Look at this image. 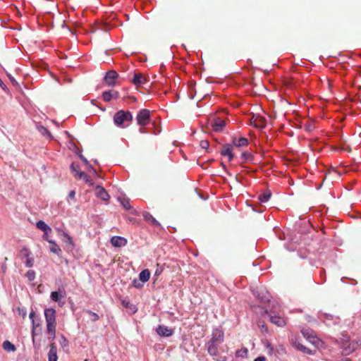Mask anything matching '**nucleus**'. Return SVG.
Returning a JSON list of instances; mask_svg holds the SVG:
<instances>
[{
    "instance_id": "1",
    "label": "nucleus",
    "mask_w": 361,
    "mask_h": 361,
    "mask_svg": "<svg viewBox=\"0 0 361 361\" xmlns=\"http://www.w3.org/2000/svg\"><path fill=\"white\" fill-rule=\"evenodd\" d=\"M44 317L47 324V331L49 335V340L53 341L56 336V312L53 308H47L44 310Z\"/></svg>"
},
{
    "instance_id": "2",
    "label": "nucleus",
    "mask_w": 361,
    "mask_h": 361,
    "mask_svg": "<svg viewBox=\"0 0 361 361\" xmlns=\"http://www.w3.org/2000/svg\"><path fill=\"white\" fill-rule=\"evenodd\" d=\"M224 342V333L216 329L212 332V337L207 343V351L212 356H216L219 353V347Z\"/></svg>"
},
{
    "instance_id": "3",
    "label": "nucleus",
    "mask_w": 361,
    "mask_h": 361,
    "mask_svg": "<svg viewBox=\"0 0 361 361\" xmlns=\"http://www.w3.org/2000/svg\"><path fill=\"white\" fill-rule=\"evenodd\" d=\"M133 121V115L128 111H118L114 116V123L119 128H125L129 126Z\"/></svg>"
},
{
    "instance_id": "4",
    "label": "nucleus",
    "mask_w": 361,
    "mask_h": 361,
    "mask_svg": "<svg viewBox=\"0 0 361 361\" xmlns=\"http://www.w3.org/2000/svg\"><path fill=\"white\" fill-rule=\"evenodd\" d=\"M360 345L359 341L353 340L350 341L348 336H344L341 339V348L343 353L349 355L357 349Z\"/></svg>"
},
{
    "instance_id": "5",
    "label": "nucleus",
    "mask_w": 361,
    "mask_h": 361,
    "mask_svg": "<svg viewBox=\"0 0 361 361\" xmlns=\"http://www.w3.org/2000/svg\"><path fill=\"white\" fill-rule=\"evenodd\" d=\"M207 125L209 128H211L214 131L221 132L225 127L226 122L224 120L213 116L209 118Z\"/></svg>"
},
{
    "instance_id": "6",
    "label": "nucleus",
    "mask_w": 361,
    "mask_h": 361,
    "mask_svg": "<svg viewBox=\"0 0 361 361\" xmlns=\"http://www.w3.org/2000/svg\"><path fill=\"white\" fill-rule=\"evenodd\" d=\"M137 123L140 126H145L150 123L151 121V114L148 109H141L136 116Z\"/></svg>"
},
{
    "instance_id": "7",
    "label": "nucleus",
    "mask_w": 361,
    "mask_h": 361,
    "mask_svg": "<svg viewBox=\"0 0 361 361\" xmlns=\"http://www.w3.org/2000/svg\"><path fill=\"white\" fill-rule=\"evenodd\" d=\"M270 322L275 325L283 327L286 324V320L280 315L279 312L276 310H271L269 312Z\"/></svg>"
},
{
    "instance_id": "8",
    "label": "nucleus",
    "mask_w": 361,
    "mask_h": 361,
    "mask_svg": "<svg viewBox=\"0 0 361 361\" xmlns=\"http://www.w3.org/2000/svg\"><path fill=\"white\" fill-rule=\"evenodd\" d=\"M302 334L303 336L312 345L319 347L321 341L314 335V333L310 329H302Z\"/></svg>"
},
{
    "instance_id": "9",
    "label": "nucleus",
    "mask_w": 361,
    "mask_h": 361,
    "mask_svg": "<svg viewBox=\"0 0 361 361\" xmlns=\"http://www.w3.org/2000/svg\"><path fill=\"white\" fill-rule=\"evenodd\" d=\"M118 74L115 71H109L106 73L104 81L109 86H114L116 80L118 78Z\"/></svg>"
},
{
    "instance_id": "10",
    "label": "nucleus",
    "mask_w": 361,
    "mask_h": 361,
    "mask_svg": "<svg viewBox=\"0 0 361 361\" xmlns=\"http://www.w3.org/2000/svg\"><path fill=\"white\" fill-rule=\"evenodd\" d=\"M127 243H128L127 240L123 237L116 235V236H113L111 238V243L112 244L113 246L116 247H121L126 246L127 245Z\"/></svg>"
},
{
    "instance_id": "11",
    "label": "nucleus",
    "mask_w": 361,
    "mask_h": 361,
    "mask_svg": "<svg viewBox=\"0 0 361 361\" xmlns=\"http://www.w3.org/2000/svg\"><path fill=\"white\" fill-rule=\"evenodd\" d=\"M95 195L98 198H100L104 201H107L110 197L109 195L106 191V190L100 185H97L96 187Z\"/></svg>"
},
{
    "instance_id": "12",
    "label": "nucleus",
    "mask_w": 361,
    "mask_h": 361,
    "mask_svg": "<svg viewBox=\"0 0 361 361\" xmlns=\"http://www.w3.org/2000/svg\"><path fill=\"white\" fill-rule=\"evenodd\" d=\"M157 333L161 336H171L173 334V330L167 326L159 325L156 329Z\"/></svg>"
},
{
    "instance_id": "13",
    "label": "nucleus",
    "mask_w": 361,
    "mask_h": 361,
    "mask_svg": "<svg viewBox=\"0 0 361 361\" xmlns=\"http://www.w3.org/2000/svg\"><path fill=\"white\" fill-rule=\"evenodd\" d=\"M251 123L253 124L255 127L259 128H262L266 125L265 118L259 116H253L251 120Z\"/></svg>"
},
{
    "instance_id": "14",
    "label": "nucleus",
    "mask_w": 361,
    "mask_h": 361,
    "mask_svg": "<svg viewBox=\"0 0 361 361\" xmlns=\"http://www.w3.org/2000/svg\"><path fill=\"white\" fill-rule=\"evenodd\" d=\"M50 349L48 353L49 361H57V348L54 343H52L49 345Z\"/></svg>"
},
{
    "instance_id": "15",
    "label": "nucleus",
    "mask_w": 361,
    "mask_h": 361,
    "mask_svg": "<svg viewBox=\"0 0 361 361\" xmlns=\"http://www.w3.org/2000/svg\"><path fill=\"white\" fill-rule=\"evenodd\" d=\"M132 82L137 86H141L147 82L146 78L141 73H135Z\"/></svg>"
},
{
    "instance_id": "16",
    "label": "nucleus",
    "mask_w": 361,
    "mask_h": 361,
    "mask_svg": "<svg viewBox=\"0 0 361 361\" xmlns=\"http://www.w3.org/2000/svg\"><path fill=\"white\" fill-rule=\"evenodd\" d=\"M232 146L231 145H225L223 146L221 154L223 156H227L228 157V160L231 161L233 158V154H232Z\"/></svg>"
},
{
    "instance_id": "17",
    "label": "nucleus",
    "mask_w": 361,
    "mask_h": 361,
    "mask_svg": "<svg viewBox=\"0 0 361 361\" xmlns=\"http://www.w3.org/2000/svg\"><path fill=\"white\" fill-rule=\"evenodd\" d=\"M65 291L59 290V291H53L51 293V299L57 302H60L61 299L65 297Z\"/></svg>"
},
{
    "instance_id": "18",
    "label": "nucleus",
    "mask_w": 361,
    "mask_h": 361,
    "mask_svg": "<svg viewBox=\"0 0 361 361\" xmlns=\"http://www.w3.org/2000/svg\"><path fill=\"white\" fill-rule=\"evenodd\" d=\"M36 226L37 228L45 233V235L49 234L51 231V228L44 221H38Z\"/></svg>"
},
{
    "instance_id": "19",
    "label": "nucleus",
    "mask_w": 361,
    "mask_h": 361,
    "mask_svg": "<svg viewBox=\"0 0 361 361\" xmlns=\"http://www.w3.org/2000/svg\"><path fill=\"white\" fill-rule=\"evenodd\" d=\"M118 93L117 92H115V91H106L104 92H103V99L105 101V102H110L112 98L114 97H118Z\"/></svg>"
},
{
    "instance_id": "20",
    "label": "nucleus",
    "mask_w": 361,
    "mask_h": 361,
    "mask_svg": "<svg viewBox=\"0 0 361 361\" xmlns=\"http://www.w3.org/2000/svg\"><path fill=\"white\" fill-rule=\"evenodd\" d=\"M233 144L235 147H243V146H246L248 144V140L245 137H240V138L234 137L233 139Z\"/></svg>"
},
{
    "instance_id": "21",
    "label": "nucleus",
    "mask_w": 361,
    "mask_h": 361,
    "mask_svg": "<svg viewBox=\"0 0 361 361\" xmlns=\"http://www.w3.org/2000/svg\"><path fill=\"white\" fill-rule=\"evenodd\" d=\"M293 346L296 349H298V350H300V351H302L303 353H308V354H312L311 350H310L305 345H303L302 343H300V342L299 341H297V340L295 341L294 343H293Z\"/></svg>"
},
{
    "instance_id": "22",
    "label": "nucleus",
    "mask_w": 361,
    "mask_h": 361,
    "mask_svg": "<svg viewBox=\"0 0 361 361\" xmlns=\"http://www.w3.org/2000/svg\"><path fill=\"white\" fill-rule=\"evenodd\" d=\"M150 277V272L148 269L142 270L139 274V279L142 283L147 282Z\"/></svg>"
},
{
    "instance_id": "23",
    "label": "nucleus",
    "mask_w": 361,
    "mask_h": 361,
    "mask_svg": "<svg viewBox=\"0 0 361 361\" xmlns=\"http://www.w3.org/2000/svg\"><path fill=\"white\" fill-rule=\"evenodd\" d=\"M319 318L323 321V322L326 323L327 325H329V321L334 320V316L326 313H319Z\"/></svg>"
},
{
    "instance_id": "24",
    "label": "nucleus",
    "mask_w": 361,
    "mask_h": 361,
    "mask_svg": "<svg viewBox=\"0 0 361 361\" xmlns=\"http://www.w3.org/2000/svg\"><path fill=\"white\" fill-rule=\"evenodd\" d=\"M2 347L7 352H15L16 350V346L9 341H4Z\"/></svg>"
},
{
    "instance_id": "25",
    "label": "nucleus",
    "mask_w": 361,
    "mask_h": 361,
    "mask_svg": "<svg viewBox=\"0 0 361 361\" xmlns=\"http://www.w3.org/2000/svg\"><path fill=\"white\" fill-rule=\"evenodd\" d=\"M143 217L145 221L150 222L152 224H153L154 226L159 225V222L153 217V216L151 214H149L148 212L144 213Z\"/></svg>"
},
{
    "instance_id": "26",
    "label": "nucleus",
    "mask_w": 361,
    "mask_h": 361,
    "mask_svg": "<svg viewBox=\"0 0 361 361\" xmlns=\"http://www.w3.org/2000/svg\"><path fill=\"white\" fill-rule=\"evenodd\" d=\"M77 174H79L78 179H82L86 183L90 185H93L92 180L85 172H77Z\"/></svg>"
},
{
    "instance_id": "27",
    "label": "nucleus",
    "mask_w": 361,
    "mask_h": 361,
    "mask_svg": "<svg viewBox=\"0 0 361 361\" xmlns=\"http://www.w3.org/2000/svg\"><path fill=\"white\" fill-rule=\"evenodd\" d=\"M63 241L67 245L73 248L74 247V243L72 238L67 233L63 232Z\"/></svg>"
},
{
    "instance_id": "28",
    "label": "nucleus",
    "mask_w": 361,
    "mask_h": 361,
    "mask_svg": "<svg viewBox=\"0 0 361 361\" xmlns=\"http://www.w3.org/2000/svg\"><path fill=\"white\" fill-rule=\"evenodd\" d=\"M118 200L122 204V206L126 209L128 210L130 209V200L126 197H118Z\"/></svg>"
},
{
    "instance_id": "29",
    "label": "nucleus",
    "mask_w": 361,
    "mask_h": 361,
    "mask_svg": "<svg viewBox=\"0 0 361 361\" xmlns=\"http://www.w3.org/2000/svg\"><path fill=\"white\" fill-rule=\"evenodd\" d=\"M49 243L52 244V246L50 247V251L51 252L59 255L61 252V248L54 241L49 240Z\"/></svg>"
},
{
    "instance_id": "30",
    "label": "nucleus",
    "mask_w": 361,
    "mask_h": 361,
    "mask_svg": "<svg viewBox=\"0 0 361 361\" xmlns=\"http://www.w3.org/2000/svg\"><path fill=\"white\" fill-rule=\"evenodd\" d=\"M121 304L122 305L126 307V308H128L130 309V310H132V312L133 313H135L136 312V309H135V307L132 305L129 300H122L121 301Z\"/></svg>"
},
{
    "instance_id": "31",
    "label": "nucleus",
    "mask_w": 361,
    "mask_h": 361,
    "mask_svg": "<svg viewBox=\"0 0 361 361\" xmlns=\"http://www.w3.org/2000/svg\"><path fill=\"white\" fill-rule=\"evenodd\" d=\"M247 352L248 350L246 348H241L236 351L235 356L239 357H245L247 355Z\"/></svg>"
},
{
    "instance_id": "32",
    "label": "nucleus",
    "mask_w": 361,
    "mask_h": 361,
    "mask_svg": "<svg viewBox=\"0 0 361 361\" xmlns=\"http://www.w3.org/2000/svg\"><path fill=\"white\" fill-rule=\"evenodd\" d=\"M71 169L72 171V173H73V176L78 178L79 177V174H77V172H81L80 170H79V166L78 165H76L74 163H73L71 166Z\"/></svg>"
},
{
    "instance_id": "33",
    "label": "nucleus",
    "mask_w": 361,
    "mask_h": 361,
    "mask_svg": "<svg viewBox=\"0 0 361 361\" xmlns=\"http://www.w3.org/2000/svg\"><path fill=\"white\" fill-rule=\"evenodd\" d=\"M305 128L308 132H312L315 129V124L314 121H309L305 124Z\"/></svg>"
},
{
    "instance_id": "34",
    "label": "nucleus",
    "mask_w": 361,
    "mask_h": 361,
    "mask_svg": "<svg viewBox=\"0 0 361 361\" xmlns=\"http://www.w3.org/2000/svg\"><path fill=\"white\" fill-rule=\"evenodd\" d=\"M30 251L29 250V249L26 247H23L21 250H20V255L22 256V257H30Z\"/></svg>"
},
{
    "instance_id": "35",
    "label": "nucleus",
    "mask_w": 361,
    "mask_h": 361,
    "mask_svg": "<svg viewBox=\"0 0 361 361\" xmlns=\"http://www.w3.org/2000/svg\"><path fill=\"white\" fill-rule=\"evenodd\" d=\"M241 158L243 161H250L252 159V156L248 152H243L241 154Z\"/></svg>"
},
{
    "instance_id": "36",
    "label": "nucleus",
    "mask_w": 361,
    "mask_h": 361,
    "mask_svg": "<svg viewBox=\"0 0 361 361\" xmlns=\"http://www.w3.org/2000/svg\"><path fill=\"white\" fill-rule=\"evenodd\" d=\"M86 312L88 314V315L90 316V319L92 322H96V321H97L99 319V317L97 314H96V313H94V312H92L90 310H87Z\"/></svg>"
},
{
    "instance_id": "37",
    "label": "nucleus",
    "mask_w": 361,
    "mask_h": 361,
    "mask_svg": "<svg viewBox=\"0 0 361 361\" xmlns=\"http://www.w3.org/2000/svg\"><path fill=\"white\" fill-rule=\"evenodd\" d=\"M271 197V194H263L259 197V200L261 202H267Z\"/></svg>"
},
{
    "instance_id": "38",
    "label": "nucleus",
    "mask_w": 361,
    "mask_h": 361,
    "mask_svg": "<svg viewBox=\"0 0 361 361\" xmlns=\"http://www.w3.org/2000/svg\"><path fill=\"white\" fill-rule=\"evenodd\" d=\"M26 276L28 279L29 281H33L35 278V273L33 270H29L26 273Z\"/></svg>"
},
{
    "instance_id": "39",
    "label": "nucleus",
    "mask_w": 361,
    "mask_h": 361,
    "mask_svg": "<svg viewBox=\"0 0 361 361\" xmlns=\"http://www.w3.org/2000/svg\"><path fill=\"white\" fill-rule=\"evenodd\" d=\"M133 286L134 287H135L136 288H140L143 286V284L144 283H142V281H140V279H134L133 281Z\"/></svg>"
},
{
    "instance_id": "40",
    "label": "nucleus",
    "mask_w": 361,
    "mask_h": 361,
    "mask_svg": "<svg viewBox=\"0 0 361 361\" xmlns=\"http://www.w3.org/2000/svg\"><path fill=\"white\" fill-rule=\"evenodd\" d=\"M34 264V259L32 257H27L26 258V262H25V266L27 267H32Z\"/></svg>"
},
{
    "instance_id": "41",
    "label": "nucleus",
    "mask_w": 361,
    "mask_h": 361,
    "mask_svg": "<svg viewBox=\"0 0 361 361\" xmlns=\"http://www.w3.org/2000/svg\"><path fill=\"white\" fill-rule=\"evenodd\" d=\"M80 159H82V161L85 163V165H87V166H89L90 168H91V169L93 171L94 173H97V171L96 170H94L90 164L89 161H87V159L86 158H85L82 155H81L80 157Z\"/></svg>"
},
{
    "instance_id": "42",
    "label": "nucleus",
    "mask_w": 361,
    "mask_h": 361,
    "mask_svg": "<svg viewBox=\"0 0 361 361\" xmlns=\"http://www.w3.org/2000/svg\"><path fill=\"white\" fill-rule=\"evenodd\" d=\"M60 344L63 348H66L68 345V341L63 336H61Z\"/></svg>"
},
{
    "instance_id": "43",
    "label": "nucleus",
    "mask_w": 361,
    "mask_h": 361,
    "mask_svg": "<svg viewBox=\"0 0 361 361\" xmlns=\"http://www.w3.org/2000/svg\"><path fill=\"white\" fill-rule=\"evenodd\" d=\"M35 321L32 319V342L35 343Z\"/></svg>"
},
{
    "instance_id": "44",
    "label": "nucleus",
    "mask_w": 361,
    "mask_h": 361,
    "mask_svg": "<svg viewBox=\"0 0 361 361\" xmlns=\"http://www.w3.org/2000/svg\"><path fill=\"white\" fill-rule=\"evenodd\" d=\"M200 145L202 149H207L209 146V143L207 140H202Z\"/></svg>"
},
{
    "instance_id": "45",
    "label": "nucleus",
    "mask_w": 361,
    "mask_h": 361,
    "mask_svg": "<svg viewBox=\"0 0 361 361\" xmlns=\"http://www.w3.org/2000/svg\"><path fill=\"white\" fill-rule=\"evenodd\" d=\"M40 132L43 134H48V135H50L49 132L48 131V130L43 127V126H41L40 128Z\"/></svg>"
},
{
    "instance_id": "46",
    "label": "nucleus",
    "mask_w": 361,
    "mask_h": 361,
    "mask_svg": "<svg viewBox=\"0 0 361 361\" xmlns=\"http://www.w3.org/2000/svg\"><path fill=\"white\" fill-rule=\"evenodd\" d=\"M75 192L74 190L70 191V192L68 194L69 198L73 199L75 197Z\"/></svg>"
},
{
    "instance_id": "47",
    "label": "nucleus",
    "mask_w": 361,
    "mask_h": 361,
    "mask_svg": "<svg viewBox=\"0 0 361 361\" xmlns=\"http://www.w3.org/2000/svg\"><path fill=\"white\" fill-rule=\"evenodd\" d=\"M139 132L140 133H147V129L145 128V126H140V128L139 129Z\"/></svg>"
},
{
    "instance_id": "48",
    "label": "nucleus",
    "mask_w": 361,
    "mask_h": 361,
    "mask_svg": "<svg viewBox=\"0 0 361 361\" xmlns=\"http://www.w3.org/2000/svg\"><path fill=\"white\" fill-rule=\"evenodd\" d=\"M266 358L264 356H259L254 360V361H265Z\"/></svg>"
},
{
    "instance_id": "49",
    "label": "nucleus",
    "mask_w": 361,
    "mask_h": 361,
    "mask_svg": "<svg viewBox=\"0 0 361 361\" xmlns=\"http://www.w3.org/2000/svg\"><path fill=\"white\" fill-rule=\"evenodd\" d=\"M9 79L11 80V82L13 83V85H18L17 81L12 76L9 75Z\"/></svg>"
},
{
    "instance_id": "50",
    "label": "nucleus",
    "mask_w": 361,
    "mask_h": 361,
    "mask_svg": "<svg viewBox=\"0 0 361 361\" xmlns=\"http://www.w3.org/2000/svg\"><path fill=\"white\" fill-rule=\"evenodd\" d=\"M215 361H227V357L226 356L220 357L217 358Z\"/></svg>"
},
{
    "instance_id": "51",
    "label": "nucleus",
    "mask_w": 361,
    "mask_h": 361,
    "mask_svg": "<svg viewBox=\"0 0 361 361\" xmlns=\"http://www.w3.org/2000/svg\"><path fill=\"white\" fill-rule=\"evenodd\" d=\"M34 316H35V312L33 311H32L30 314H29V317L30 319H34Z\"/></svg>"
},
{
    "instance_id": "52",
    "label": "nucleus",
    "mask_w": 361,
    "mask_h": 361,
    "mask_svg": "<svg viewBox=\"0 0 361 361\" xmlns=\"http://www.w3.org/2000/svg\"><path fill=\"white\" fill-rule=\"evenodd\" d=\"M43 238H44L45 240L48 241V242H49V240H50L48 238V234H47V235H45V233H44Z\"/></svg>"
},
{
    "instance_id": "53",
    "label": "nucleus",
    "mask_w": 361,
    "mask_h": 361,
    "mask_svg": "<svg viewBox=\"0 0 361 361\" xmlns=\"http://www.w3.org/2000/svg\"><path fill=\"white\" fill-rule=\"evenodd\" d=\"M39 326H40V323H39V322H38V323H36V322H35V329H36L37 327Z\"/></svg>"
},
{
    "instance_id": "54",
    "label": "nucleus",
    "mask_w": 361,
    "mask_h": 361,
    "mask_svg": "<svg viewBox=\"0 0 361 361\" xmlns=\"http://www.w3.org/2000/svg\"><path fill=\"white\" fill-rule=\"evenodd\" d=\"M262 329H265V331H267V328H266L264 325H262Z\"/></svg>"
},
{
    "instance_id": "55",
    "label": "nucleus",
    "mask_w": 361,
    "mask_h": 361,
    "mask_svg": "<svg viewBox=\"0 0 361 361\" xmlns=\"http://www.w3.org/2000/svg\"><path fill=\"white\" fill-rule=\"evenodd\" d=\"M159 132H160V130H157V131H155L154 133V134H157V133H159Z\"/></svg>"
},
{
    "instance_id": "56",
    "label": "nucleus",
    "mask_w": 361,
    "mask_h": 361,
    "mask_svg": "<svg viewBox=\"0 0 361 361\" xmlns=\"http://www.w3.org/2000/svg\"><path fill=\"white\" fill-rule=\"evenodd\" d=\"M159 274V271L157 270L156 271V274Z\"/></svg>"
},
{
    "instance_id": "57",
    "label": "nucleus",
    "mask_w": 361,
    "mask_h": 361,
    "mask_svg": "<svg viewBox=\"0 0 361 361\" xmlns=\"http://www.w3.org/2000/svg\"><path fill=\"white\" fill-rule=\"evenodd\" d=\"M85 361H90V360H87V359H86Z\"/></svg>"
}]
</instances>
